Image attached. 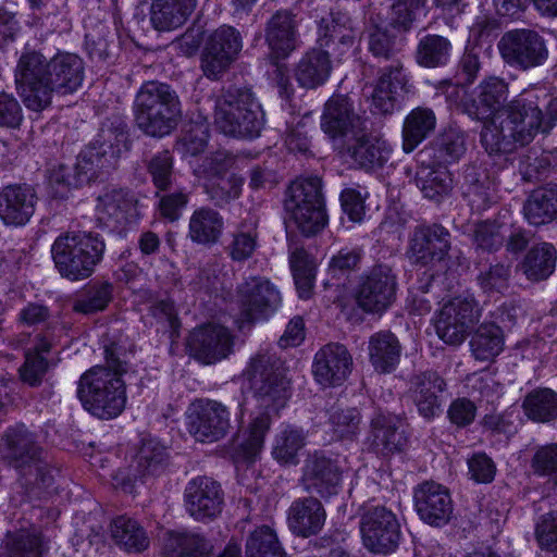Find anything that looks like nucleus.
Wrapping results in <instances>:
<instances>
[{
	"mask_svg": "<svg viewBox=\"0 0 557 557\" xmlns=\"http://www.w3.org/2000/svg\"><path fill=\"white\" fill-rule=\"evenodd\" d=\"M398 423V418L389 413L380 412L372 419L371 444L376 451L386 455L403 449L407 440Z\"/></svg>",
	"mask_w": 557,
	"mask_h": 557,
	"instance_id": "nucleus-41",
	"label": "nucleus"
},
{
	"mask_svg": "<svg viewBox=\"0 0 557 557\" xmlns=\"http://www.w3.org/2000/svg\"><path fill=\"white\" fill-rule=\"evenodd\" d=\"M498 48L510 66L529 70L542 65L548 51L543 37L531 29H513L504 34Z\"/></svg>",
	"mask_w": 557,
	"mask_h": 557,
	"instance_id": "nucleus-14",
	"label": "nucleus"
},
{
	"mask_svg": "<svg viewBox=\"0 0 557 557\" xmlns=\"http://www.w3.org/2000/svg\"><path fill=\"white\" fill-rule=\"evenodd\" d=\"M224 230L223 216L212 208L201 207L189 218L188 236L191 242L212 246L216 244Z\"/></svg>",
	"mask_w": 557,
	"mask_h": 557,
	"instance_id": "nucleus-39",
	"label": "nucleus"
},
{
	"mask_svg": "<svg viewBox=\"0 0 557 557\" xmlns=\"http://www.w3.org/2000/svg\"><path fill=\"white\" fill-rule=\"evenodd\" d=\"M348 153L352 160L367 171L382 168L392 153L391 146L376 137H358L348 146Z\"/></svg>",
	"mask_w": 557,
	"mask_h": 557,
	"instance_id": "nucleus-43",
	"label": "nucleus"
},
{
	"mask_svg": "<svg viewBox=\"0 0 557 557\" xmlns=\"http://www.w3.org/2000/svg\"><path fill=\"white\" fill-rule=\"evenodd\" d=\"M557 125V97L536 89L523 90L503 113L484 121L481 144L488 154L509 153L530 144L539 133Z\"/></svg>",
	"mask_w": 557,
	"mask_h": 557,
	"instance_id": "nucleus-2",
	"label": "nucleus"
},
{
	"mask_svg": "<svg viewBox=\"0 0 557 557\" xmlns=\"http://www.w3.org/2000/svg\"><path fill=\"white\" fill-rule=\"evenodd\" d=\"M504 332L495 322L482 323L470 341L471 354L479 361H493L504 350Z\"/></svg>",
	"mask_w": 557,
	"mask_h": 557,
	"instance_id": "nucleus-45",
	"label": "nucleus"
},
{
	"mask_svg": "<svg viewBox=\"0 0 557 557\" xmlns=\"http://www.w3.org/2000/svg\"><path fill=\"white\" fill-rule=\"evenodd\" d=\"M186 511L197 521L216 518L223 509L224 493L219 482L206 475L191 479L184 491Z\"/></svg>",
	"mask_w": 557,
	"mask_h": 557,
	"instance_id": "nucleus-19",
	"label": "nucleus"
},
{
	"mask_svg": "<svg viewBox=\"0 0 557 557\" xmlns=\"http://www.w3.org/2000/svg\"><path fill=\"white\" fill-rule=\"evenodd\" d=\"M214 123L225 135L253 138L262 128L263 112L249 89L230 88L216 100Z\"/></svg>",
	"mask_w": 557,
	"mask_h": 557,
	"instance_id": "nucleus-7",
	"label": "nucleus"
},
{
	"mask_svg": "<svg viewBox=\"0 0 557 557\" xmlns=\"http://www.w3.org/2000/svg\"><path fill=\"white\" fill-rule=\"evenodd\" d=\"M329 423L337 438H352L359 433L361 414L354 407H333L329 412Z\"/></svg>",
	"mask_w": 557,
	"mask_h": 557,
	"instance_id": "nucleus-58",
	"label": "nucleus"
},
{
	"mask_svg": "<svg viewBox=\"0 0 557 557\" xmlns=\"http://www.w3.org/2000/svg\"><path fill=\"white\" fill-rule=\"evenodd\" d=\"M306 437L302 429L286 425L274 438L273 458L282 465H298L299 453L306 446Z\"/></svg>",
	"mask_w": 557,
	"mask_h": 557,
	"instance_id": "nucleus-47",
	"label": "nucleus"
},
{
	"mask_svg": "<svg viewBox=\"0 0 557 557\" xmlns=\"http://www.w3.org/2000/svg\"><path fill=\"white\" fill-rule=\"evenodd\" d=\"M525 220L535 226L557 218V185H548L531 193L523 206Z\"/></svg>",
	"mask_w": 557,
	"mask_h": 557,
	"instance_id": "nucleus-42",
	"label": "nucleus"
},
{
	"mask_svg": "<svg viewBox=\"0 0 557 557\" xmlns=\"http://www.w3.org/2000/svg\"><path fill=\"white\" fill-rule=\"evenodd\" d=\"M246 557H285L275 532L262 525L257 528L246 543Z\"/></svg>",
	"mask_w": 557,
	"mask_h": 557,
	"instance_id": "nucleus-55",
	"label": "nucleus"
},
{
	"mask_svg": "<svg viewBox=\"0 0 557 557\" xmlns=\"http://www.w3.org/2000/svg\"><path fill=\"white\" fill-rule=\"evenodd\" d=\"M104 251L106 244L101 235L86 231L62 233L51 247L57 269L71 281L88 278L102 261Z\"/></svg>",
	"mask_w": 557,
	"mask_h": 557,
	"instance_id": "nucleus-6",
	"label": "nucleus"
},
{
	"mask_svg": "<svg viewBox=\"0 0 557 557\" xmlns=\"http://www.w3.org/2000/svg\"><path fill=\"white\" fill-rule=\"evenodd\" d=\"M446 389V382L434 370L419 372L411 376L409 393L418 412L431 420L441 412V395Z\"/></svg>",
	"mask_w": 557,
	"mask_h": 557,
	"instance_id": "nucleus-25",
	"label": "nucleus"
},
{
	"mask_svg": "<svg viewBox=\"0 0 557 557\" xmlns=\"http://www.w3.org/2000/svg\"><path fill=\"white\" fill-rule=\"evenodd\" d=\"M197 0H153L150 10L152 26L160 32L181 27L196 7Z\"/></svg>",
	"mask_w": 557,
	"mask_h": 557,
	"instance_id": "nucleus-38",
	"label": "nucleus"
},
{
	"mask_svg": "<svg viewBox=\"0 0 557 557\" xmlns=\"http://www.w3.org/2000/svg\"><path fill=\"white\" fill-rule=\"evenodd\" d=\"M256 223L243 222L238 230L233 234V239L227 247L228 255L234 261H245L249 259L257 248Z\"/></svg>",
	"mask_w": 557,
	"mask_h": 557,
	"instance_id": "nucleus-60",
	"label": "nucleus"
},
{
	"mask_svg": "<svg viewBox=\"0 0 557 557\" xmlns=\"http://www.w3.org/2000/svg\"><path fill=\"white\" fill-rule=\"evenodd\" d=\"M535 537L542 549L557 550V511L541 516L535 525Z\"/></svg>",
	"mask_w": 557,
	"mask_h": 557,
	"instance_id": "nucleus-64",
	"label": "nucleus"
},
{
	"mask_svg": "<svg viewBox=\"0 0 557 557\" xmlns=\"http://www.w3.org/2000/svg\"><path fill=\"white\" fill-rule=\"evenodd\" d=\"M114 166L97 148L88 145L77 157L74 168L59 165L50 175V182L58 185L77 188L96 180L103 170Z\"/></svg>",
	"mask_w": 557,
	"mask_h": 557,
	"instance_id": "nucleus-22",
	"label": "nucleus"
},
{
	"mask_svg": "<svg viewBox=\"0 0 557 557\" xmlns=\"http://www.w3.org/2000/svg\"><path fill=\"white\" fill-rule=\"evenodd\" d=\"M148 172L158 189L170 188L174 177L173 158L170 151L164 150L153 156L148 163Z\"/></svg>",
	"mask_w": 557,
	"mask_h": 557,
	"instance_id": "nucleus-63",
	"label": "nucleus"
},
{
	"mask_svg": "<svg viewBox=\"0 0 557 557\" xmlns=\"http://www.w3.org/2000/svg\"><path fill=\"white\" fill-rule=\"evenodd\" d=\"M285 208L304 235L311 236L320 232L327 221L321 178L310 176L293 182L287 191Z\"/></svg>",
	"mask_w": 557,
	"mask_h": 557,
	"instance_id": "nucleus-8",
	"label": "nucleus"
},
{
	"mask_svg": "<svg viewBox=\"0 0 557 557\" xmlns=\"http://www.w3.org/2000/svg\"><path fill=\"white\" fill-rule=\"evenodd\" d=\"M369 359L379 373L393 372L400 360L401 346L398 338L389 331H382L369 338Z\"/></svg>",
	"mask_w": 557,
	"mask_h": 557,
	"instance_id": "nucleus-36",
	"label": "nucleus"
},
{
	"mask_svg": "<svg viewBox=\"0 0 557 557\" xmlns=\"http://www.w3.org/2000/svg\"><path fill=\"white\" fill-rule=\"evenodd\" d=\"M322 129L331 137L345 136L360 128V117L354 113L349 99L345 96L332 97L324 108L321 121Z\"/></svg>",
	"mask_w": 557,
	"mask_h": 557,
	"instance_id": "nucleus-32",
	"label": "nucleus"
},
{
	"mask_svg": "<svg viewBox=\"0 0 557 557\" xmlns=\"http://www.w3.org/2000/svg\"><path fill=\"white\" fill-rule=\"evenodd\" d=\"M326 519L321 502L314 497L295 499L288 509V525L293 533L309 537L318 534Z\"/></svg>",
	"mask_w": 557,
	"mask_h": 557,
	"instance_id": "nucleus-29",
	"label": "nucleus"
},
{
	"mask_svg": "<svg viewBox=\"0 0 557 557\" xmlns=\"http://www.w3.org/2000/svg\"><path fill=\"white\" fill-rule=\"evenodd\" d=\"M508 226L495 221L478 223L473 231V243L476 248L493 252L498 250L505 242Z\"/></svg>",
	"mask_w": 557,
	"mask_h": 557,
	"instance_id": "nucleus-59",
	"label": "nucleus"
},
{
	"mask_svg": "<svg viewBox=\"0 0 557 557\" xmlns=\"http://www.w3.org/2000/svg\"><path fill=\"white\" fill-rule=\"evenodd\" d=\"M481 318L473 297H455L442 306L434 318L436 335L447 345L462 344Z\"/></svg>",
	"mask_w": 557,
	"mask_h": 557,
	"instance_id": "nucleus-11",
	"label": "nucleus"
},
{
	"mask_svg": "<svg viewBox=\"0 0 557 557\" xmlns=\"http://www.w3.org/2000/svg\"><path fill=\"white\" fill-rule=\"evenodd\" d=\"M451 45L445 37L428 35L423 37L417 50V61L426 67H436L447 63Z\"/></svg>",
	"mask_w": 557,
	"mask_h": 557,
	"instance_id": "nucleus-53",
	"label": "nucleus"
},
{
	"mask_svg": "<svg viewBox=\"0 0 557 557\" xmlns=\"http://www.w3.org/2000/svg\"><path fill=\"white\" fill-rule=\"evenodd\" d=\"M289 264L299 297L308 299L315 278L317 265L313 258L304 248H297L289 257Z\"/></svg>",
	"mask_w": 557,
	"mask_h": 557,
	"instance_id": "nucleus-52",
	"label": "nucleus"
},
{
	"mask_svg": "<svg viewBox=\"0 0 557 557\" xmlns=\"http://www.w3.org/2000/svg\"><path fill=\"white\" fill-rule=\"evenodd\" d=\"M450 249V234L441 224L418 225L409 237L406 256L420 267L443 261Z\"/></svg>",
	"mask_w": 557,
	"mask_h": 557,
	"instance_id": "nucleus-18",
	"label": "nucleus"
},
{
	"mask_svg": "<svg viewBox=\"0 0 557 557\" xmlns=\"http://www.w3.org/2000/svg\"><path fill=\"white\" fill-rule=\"evenodd\" d=\"M242 47V37L237 29L227 25L215 29L210 35L201 57L205 76L219 79L235 61Z\"/></svg>",
	"mask_w": 557,
	"mask_h": 557,
	"instance_id": "nucleus-16",
	"label": "nucleus"
},
{
	"mask_svg": "<svg viewBox=\"0 0 557 557\" xmlns=\"http://www.w3.org/2000/svg\"><path fill=\"white\" fill-rule=\"evenodd\" d=\"M188 433L201 443H214L226 436L231 429V412L221 401L197 398L185 412Z\"/></svg>",
	"mask_w": 557,
	"mask_h": 557,
	"instance_id": "nucleus-12",
	"label": "nucleus"
},
{
	"mask_svg": "<svg viewBox=\"0 0 557 557\" xmlns=\"http://www.w3.org/2000/svg\"><path fill=\"white\" fill-rule=\"evenodd\" d=\"M112 290L110 283L90 285L74 300L73 310L83 314L102 311L112 299Z\"/></svg>",
	"mask_w": 557,
	"mask_h": 557,
	"instance_id": "nucleus-56",
	"label": "nucleus"
},
{
	"mask_svg": "<svg viewBox=\"0 0 557 557\" xmlns=\"http://www.w3.org/2000/svg\"><path fill=\"white\" fill-rule=\"evenodd\" d=\"M244 182L236 173L219 171L207 178L205 193L216 208L224 209L242 196Z\"/></svg>",
	"mask_w": 557,
	"mask_h": 557,
	"instance_id": "nucleus-44",
	"label": "nucleus"
},
{
	"mask_svg": "<svg viewBox=\"0 0 557 557\" xmlns=\"http://www.w3.org/2000/svg\"><path fill=\"white\" fill-rule=\"evenodd\" d=\"M265 40L277 58L287 57L296 49L297 23L295 15L287 10H280L267 24Z\"/></svg>",
	"mask_w": 557,
	"mask_h": 557,
	"instance_id": "nucleus-33",
	"label": "nucleus"
},
{
	"mask_svg": "<svg viewBox=\"0 0 557 557\" xmlns=\"http://www.w3.org/2000/svg\"><path fill=\"white\" fill-rule=\"evenodd\" d=\"M50 549L49 540L39 527L30 525L8 532L0 557H45Z\"/></svg>",
	"mask_w": 557,
	"mask_h": 557,
	"instance_id": "nucleus-31",
	"label": "nucleus"
},
{
	"mask_svg": "<svg viewBox=\"0 0 557 557\" xmlns=\"http://www.w3.org/2000/svg\"><path fill=\"white\" fill-rule=\"evenodd\" d=\"M34 189L26 185H9L0 191V219L7 225H25L35 211Z\"/></svg>",
	"mask_w": 557,
	"mask_h": 557,
	"instance_id": "nucleus-28",
	"label": "nucleus"
},
{
	"mask_svg": "<svg viewBox=\"0 0 557 557\" xmlns=\"http://www.w3.org/2000/svg\"><path fill=\"white\" fill-rule=\"evenodd\" d=\"M115 543L129 552H143L149 545L145 530L132 518L120 516L111 524Z\"/></svg>",
	"mask_w": 557,
	"mask_h": 557,
	"instance_id": "nucleus-51",
	"label": "nucleus"
},
{
	"mask_svg": "<svg viewBox=\"0 0 557 557\" xmlns=\"http://www.w3.org/2000/svg\"><path fill=\"white\" fill-rule=\"evenodd\" d=\"M2 458L25 478L27 484L46 483L42 448L23 424L9 428L0 444Z\"/></svg>",
	"mask_w": 557,
	"mask_h": 557,
	"instance_id": "nucleus-9",
	"label": "nucleus"
},
{
	"mask_svg": "<svg viewBox=\"0 0 557 557\" xmlns=\"http://www.w3.org/2000/svg\"><path fill=\"white\" fill-rule=\"evenodd\" d=\"M426 0H395L392 4L391 21L395 27L407 30L412 23L425 14Z\"/></svg>",
	"mask_w": 557,
	"mask_h": 557,
	"instance_id": "nucleus-62",
	"label": "nucleus"
},
{
	"mask_svg": "<svg viewBox=\"0 0 557 557\" xmlns=\"http://www.w3.org/2000/svg\"><path fill=\"white\" fill-rule=\"evenodd\" d=\"M85 63L76 53L58 52L50 60L39 51L26 48L15 69L16 89L25 107L40 112L54 94L76 92L84 82Z\"/></svg>",
	"mask_w": 557,
	"mask_h": 557,
	"instance_id": "nucleus-3",
	"label": "nucleus"
},
{
	"mask_svg": "<svg viewBox=\"0 0 557 557\" xmlns=\"http://www.w3.org/2000/svg\"><path fill=\"white\" fill-rule=\"evenodd\" d=\"M463 194L472 210L476 212L487 210L497 201L495 177L482 165L467 166Z\"/></svg>",
	"mask_w": 557,
	"mask_h": 557,
	"instance_id": "nucleus-30",
	"label": "nucleus"
},
{
	"mask_svg": "<svg viewBox=\"0 0 557 557\" xmlns=\"http://www.w3.org/2000/svg\"><path fill=\"white\" fill-rule=\"evenodd\" d=\"M351 369L352 357L346 346L338 343H330L320 348L312 363L313 376L324 387L341 385Z\"/></svg>",
	"mask_w": 557,
	"mask_h": 557,
	"instance_id": "nucleus-23",
	"label": "nucleus"
},
{
	"mask_svg": "<svg viewBox=\"0 0 557 557\" xmlns=\"http://www.w3.org/2000/svg\"><path fill=\"white\" fill-rule=\"evenodd\" d=\"M98 220L109 228L121 230L137 220V200L125 190H111L98 198Z\"/></svg>",
	"mask_w": 557,
	"mask_h": 557,
	"instance_id": "nucleus-26",
	"label": "nucleus"
},
{
	"mask_svg": "<svg viewBox=\"0 0 557 557\" xmlns=\"http://www.w3.org/2000/svg\"><path fill=\"white\" fill-rule=\"evenodd\" d=\"M121 356V348L116 344L106 346L107 366L90 368L78 381L77 397L83 407L102 420L119 417L126 405V386L122 375L127 368Z\"/></svg>",
	"mask_w": 557,
	"mask_h": 557,
	"instance_id": "nucleus-4",
	"label": "nucleus"
},
{
	"mask_svg": "<svg viewBox=\"0 0 557 557\" xmlns=\"http://www.w3.org/2000/svg\"><path fill=\"white\" fill-rule=\"evenodd\" d=\"M89 145H97L99 152L115 164L124 150L128 149V133L123 121L103 124L95 141Z\"/></svg>",
	"mask_w": 557,
	"mask_h": 557,
	"instance_id": "nucleus-46",
	"label": "nucleus"
},
{
	"mask_svg": "<svg viewBox=\"0 0 557 557\" xmlns=\"http://www.w3.org/2000/svg\"><path fill=\"white\" fill-rule=\"evenodd\" d=\"M302 482L307 491L331 497L339 492L342 471L336 460L315 451L305 461Z\"/></svg>",
	"mask_w": 557,
	"mask_h": 557,
	"instance_id": "nucleus-24",
	"label": "nucleus"
},
{
	"mask_svg": "<svg viewBox=\"0 0 557 557\" xmlns=\"http://www.w3.org/2000/svg\"><path fill=\"white\" fill-rule=\"evenodd\" d=\"M478 96L473 100L474 111H470L478 120H490L498 113H503L500 110L508 97V85L507 83L498 77H488L481 82L478 87Z\"/></svg>",
	"mask_w": 557,
	"mask_h": 557,
	"instance_id": "nucleus-34",
	"label": "nucleus"
},
{
	"mask_svg": "<svg viewBox=\"0 0 557 557\" xmlns=\"http://www.w3.org/2000/svg\"><path fill=\"white\" fill-rule=\"evenodd\" d=\"M436 127V115L426 107L412 109L405 117L403 125V149L406 153L412 152L425 140Z\"/></svg>",
	"mask_w": 557,
	"mask_h": 557,
	"instance_id": "nucleus-40",
	"label": "nucleus"
},
{
	"mask_svg": "<svg viewBox=\"0 0 557 557\" xmlns=\"http://www.w3.org/2000/svg\"><path fill=\"white\" fill-rule=\"evenodd\" d=\"M556 249L552 244L543 243L529 250L522 271L531 281L546 280L555 270Z\"/></svg>",
	"mask_w": 557,
	"mask_h": 557,
	"instance_id": "nucleus-50",
	"label": "nucleus"
},
{
	"mask_svg": "<svg viewBox=\"0 0 557 557\" xmlns=\"http://www.w3.org/2000/svg\"><path fill=\"white\" fill-rule=\"evenodd\" d=\"M277 362L272 355L259 354L251 358L244 372L257 413L247 430L238 434L232 444L231 456L237 465L251 463L257 459L270 430L271 417L278 414L292 395L289 381Z\"/></svg>",
	"mask_w": 557,
	"mask_h": 557,
	"instance_id": "nucleus-1",
	"label": "nucleus"
},
{
	"mask_svg": "<svg viewBox=\"0 0 557 557\" xmlns=\"http://www.w3.org/2000/svg\"><path fill=\"white\" fill-rule=\"evenodd\" d=\"M416 510L424 522L442 527L451 518L454 506L448 488L434 481L419 484L413 493Z\"/></svg>",
	"mask_w": 557,
	"mask_h": 557,
	"instance_id": "nucleus-20",
	"label": "nucleus"
},
{
	"mask_svg": "<svg viewBox=\"0 0 557 557\" xmlns=\"http://www.w3.org/2000/svg\"><path fill=\"white\" fill-rule=\"evenodd\" d=\"M165 549L180 557H206L210 546L202 536L197 534L169 533Z\"/></svg>",
	"mask_w": 557,
	"mask_h": 557,
	"instance_id": "nucleus-57",
	"label": "nucleus"
},
{
	"mask_svg": "<svg viewBox=\"0 0 557 557\" xmlns=\"http://www.w3.org/2000/svg\"><path fill=\"white\" fill-rule=\"evenodd\" d=\"M235 302L238 307L239 330L267 320L281 304L280 292L263 276L246 277L236 288Z\"/></svg>",
	"mask_w": 557,
	"mask_h": 557,
	"instance_id": "nucleus-10",
	"label": "nucleus"
},
{
	"mask_svg": "<svg viewBox=\"0 0 557 557\" xmlns=\"http://www.w3.org/2000/svg\"><path fill=\"white\" fill-rule=\"evenodd\" d=\"M331 70L330 51L312 48L298 62L295 78L304 88H317L327 81Z\"/></svg>",
	"mask_w": 557,
	"mask_h": 557,
	"instance_id": "nucleus-35",
	"label": "nucleus"
},
{
	"mask_svg": "<svg viewBox=\"0 0 557 557\" xmlns=\"http://www.w3.org/2000/svg\"><path fill=\"white\" fill-rule=\"evenodd\" d=\"M169 457L168 448L160 441L153 437L143 438L133 459L135 475L139 478L161 475L166 470Z\"/></svg>",
	"mask_w": 557,
	"mask_h": 557,
	"instance_id": "nucleus-37",
	"label": "nucleus"
},
{
	"mask_svg": "<svg viewBox=\"0 0 557 557\" xmlns=\"http://www.w3.org/2000/svg\"><path fill=\"white\" fill-rule=\"evenodd\" d=\"M416 180L424 197L435 201L448 196L454 187L451 173L446 166H421Z\"/></svg>",
	"mask_w": 557,
	"mask_h": 557,
	"instance_id": "nucleus-48",
	"label": "nucleus"
},
{
	"mask_svg": "<svg viewBox=\"0 0 557 557\" xmlns=\"http://www.w3.org/2000/svg\"><path fill=\"white\" fill-rule=\"evenodd\" d=\"M360 532L369 550L384 555L394 552L401 537L396 515L392 509L379 504H368L363 507Z\"/></svg>",
	"mask_w": 557,
	"mask_h": 557,
	"instance_id": "nucleus-13",
	"label": "nucleus"
},
{
	"mask_svg": "<svg viewBox=\"0 0 557 557\" xmlns=\"http://www.w3.org/2000/svg\"><path fill=\"white\" fill-rule=\"evenodd\" d=\"M467 386L470 395L491 404L497 400L503 393V386L488 371H481L468 375Z\"/></svg>",
	"mask_w": 557,
	"mask_h": 557,
	"instance_id": "nucleus-61",
	"label": "nucleus"
},
{
	"mask_svg": "<svg viewBox=\"0 0 557 557\" xmlns=\"http://www.w3.org/2000/svg\"><path fill=\"white\" fill-rule=\"evenodd\" d=\"M525 416L535 422H549L557 419V393L540 387L528 393L522 401Z\"/></svg>",
	"mask_w": 557,
	"mask_h": 557,
	"instance_id": "nucleus-49",
	"label": "nucleus"
},
{
	"mask_svg": "<svg viewBox=\"0 0 557 557\" xmlns=\"http://www.w3.org/2000/svg\"><path fill=\"white\" fill-rule=\"evenodd\" d=\"M466 136L457 128L445 131L434 144V158L438 164L457 162L466 152Z\"/></svg>",
	"mask_w": 557,
	"mask_h": 557,
	"instance_id": "nucleus-54",
	"label": "nucleus"
},
{
	"mask_svg": "<svg viewBox=\"0 0 557 557\" xmlns=\"http://www.w3.org/2000/svg\"><path fill=\"white\" fill-rule=\"evenodd\" d=\"M134 116L139 129L152 137L170 134L182 116L177 92L166 83L145 82L134 100Z\"/></svg>",
	"mask_w": 557,
	"mask_h": 557,
	"instance_id": "nucleus-5",
	"label": "nucleus"
},
{
	"mask_svg": "<svg viewBox=\"0 0 557 557\" xmlns=\"http://www.w3.org/2000/svg\"><path fill=\"white\" fill-rule=\"evenodd\" d=\"M397 277L387 264H375L360 277L356 293L358 306L369 313H381L394 301Z\"/></svg>",
	"mask_w": 557,
	"mask_h": 557,
	"instance_id": "nucleus-15",
	"label": "nucleus"
},
{
	"mask_svg": "<svg viewBox=\"0 0 557 557\" xmlns=\"http://www.w3.org/2000/svg\"><path fill=\"white\" fill-rule=\"evenodd\" d=\"M235 336L232 331L215 322L196 327L188 337L190 355L206 364L227 358L234 350Z\"/></svg>",
	"mask_w": 557,
	"mask_h": 557,
	"instance_id": "nucleus-17",
	"label": "nucleus"
},
{
	"mask_svg": "<svg viewBox=\"0 0 557 557\" xmlns=\"http://www.w3.org/2000/svg\"><path fill=\"white\" fill-rule=\"evenodd\" d=\"M407 83L401 61L393 60L388 66L380 71L377 79L368 91L372 110L381 114L393 113L400 94L407 91Z\"/></svg>",
	"mask_w": 557,
	"mask_h": 557,
	"instance_id": "nucleus-21",
	"label": "nucleus"
},
{
	"mask_svg": "<svg viewBox=\"0 0 557 557\" xmlns=\"http://www.w3.org/2000/svg\"><path fill=\"white\" fill-rule=\"evenodd\" d=\"M360 32L354 26L351 18L343 12H331L319 23L320 48L331 49L338 55L347 52L356 42Z\"/></svg>",
	"mask_w": 557,
	"mask_h": 557,
	"instance_id": "nucleus-27",
	"label": "nucleus"
}]
</instances>
